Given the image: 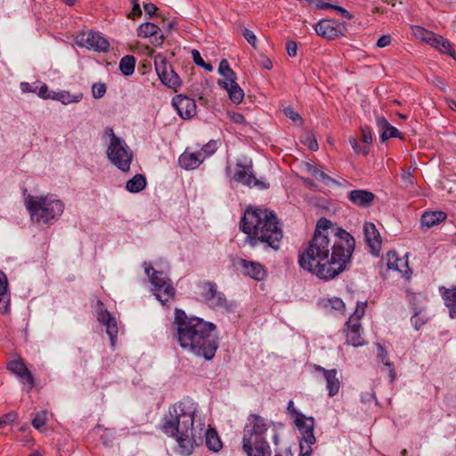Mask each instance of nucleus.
Masks as SVG:
<instances>
[{
	"label": "nucleus",
	"instance_id": "obj_19",
	"mask_svg": "<svg viewBox=\"0 0 456 456\" xmlns=\"http://www.w3.org/2000/svg\"><path fill=\"white\" fill-rule=\"evenodd\" d=\"M376 125L380 133L381 142H385L390 138L403 139L402 133L393 126L385 117L376 116Z\"/></svg>",
	"mask_w": 456,
	"mask_h": 456
},
{
	"label": "nucleus",
	"instance_id": "obj_2",
	"mask_svg": "<svg viewBox=\"0 0 456 456\" xmlns=\"http://www.w3.org/2000/svg\"><path fill=\"white\" fill-rule=\"evenodd\" d=\"M197 412L198 404L187 397L171 405L162 419V432L175 439L183 455L191 454L194 445L203 444V428L199 423L194 427Z\"/></svg>",
	"mask_w": 456,
	"mask_h": 456
},
{
	"label": "nucleus",
	"instance_id": "obj_39",
	"mask_svg": "<svg viewBox=\"0 0 456 456\" xmlns=\"http://www.w3.org/2000/svg\"><path fill=\"white\" fill-rule=\"evenodd\" d=\"M218 73L224 77L223 79H217L218 86H220L222 88L228 92V61L226 59H223L220 61L218 67Z\"/></svg>",
	"mask_w": 456,
	"mask_h": 456
},
{
	"label": "nucleus",
	"instance_id": "obj_51",
	"mask_svg": "<svg viewBox=\"0 0 456 456\" xmlns=\"http://www.w3.org/2000/svg\"><path fill=\"white\" fill-rule=\"evenodd\" d=\"M19 378L22 383H27L28 385V391L31 390L35 386L34 377L28 369Z\"/></svg>",
	"mask_w": 456,
	"mask_h": 456
},
{
	"label": "nucleus",
	"instance_id": "obj_62",
	"mask_svg": "<svg viewBox=\"0 0 456 456\" xmlns=\"http://www.w3.org/2000/svg\"><path fill=\"white\" fill-rule=\"evenodd\" d=\"M145 12L150 16L152 17L154 14H156V12L158 10L157 6L152 3H146L143 5Z\"/></svg>",
	"mask_w": 456,
	"mask_h": 456
},
{
	"label": "nucleus",
	"instance_id": "obj_58",
	"mask_svg": "<svg viewBox=\"0 0 456 456\" xmlns=\"http://www.w3.org/2000/svg\"><path fill=\"white\" fill-rule=\"evenodd\" d=\"M361 130H362V141L365 143H371L372 135H371L370 127L367 126H362Z\"/></svg>",
	"mask_w": 456,
	"mask_h": 456
},
{
	"label": "nucleus",
	"instance_id": "obj_26",
	"mask_svg": "<svg viewBox=\"0 0 456 456\" xmlns=\"http://www.w3.org/2000/svg\"><path fill=\"white\" fill-rule=\"evenodd\" d=\"M201 155V152L183 153L179 157V165L182 168L186 170L194 169L202 162Z\"/></svg>",
	"mask_w": 456,
	"mask_h": 456
},
{
	"label": "nucleus",
	"instance_id": "obj_50",
	"mask_svg": "<svg viewBox=\"0 0 456 456\" xmlns=\"http://www.w3.org/2000/svg\"><path fill=\"white\" fill-rule=\"evenodd\" d=\"M303 142L313 151H316L319 148L318 142H317L315 137L312 134H307L305 135Z\"/></svg>",
	"mask_w": 456,
	"mask_h": 456
},
{
	"label": "nucleus",
	"instance_id": "obj_56",
	"mask_svg": "<svg viewBox=\"0 0 456 456\" xmlns=\"http://www.w3.org/2000/svg\"><path fill=\"white\" fill-rule=\"evenodd\" d=\"M402 180L405 186H412L414 184V177L411 172L403 170Z\"/></svg>",
	"mask_w": 456,
	"mask_h": 456
},
{
	"label": "nucleus",
	"instance_id": "obj_6",
	"mask_svg": "<svg viewBox=\"0 0 456 456\" xmlns=\"http://www.w3.org/2000/svg\"><path fill=\"white\" fill-rule=\"evenodd\" d=\"M25 205L31 219L37 223L50 224L63 213V203L53 195L35 197L28 195Z\"/></svg>",
	"mask_w": 456,
	"mask_h": 456
},
{
	"label": "nucleus",
	"instance_id": "obj_35",
	"mask_svg": "<svg viewBox=\"0 0 456 456\" xmlns=\"http://www.w3.org/2000/svg\"><path fill=\"white\" fill-rule=\"evenodd\" d=\"M82 98H83V94L82 93H78V94H71L68 91L55 92L54 93V96H53V100L59 101V102H61L63 104H69V103H72V102H80L82 100Z\"/></svg>",
	"mask_w": 456,
	"mask_h": 456
},
{
	"label": "nucleus",
	"instance_id": "obj_23",
	"mask_svg": "<svg viewBox=\"0 0 456 456\" xmlns=\"http://www.w3.org/2000/svg\"><path fill=\"white\" fill-rule=\"evenodd\" d=\"M317 370L322 371L327 383V389L329 390V396L336 395L340 388V381L338 378V371L335 369L326 370L322 366H315Z\"/></svg>",
	"mask_w": 456,
	"mask_h": 456
},
{
	"label": "nucleus",
	"instance_id": "obj_17",
	"mask_svg": "<svg viewBox=\"0 0 456 456\" xmlns=\"http://www.w3.org/2000/svg\"><path fill=\"white\" fill-rule=\"evenodd\" d=\"M365 240L373 256H379L381 249V236L372 223H366L363 228Z\"/></svg>",
	"mask_w": 456,
	"mask_h": 456
},
{
	"label": "nucleus",
	"instance_id": "obj_9",
	"mask_svg": "<svg viewBox=\"0 0 456 456\" xmlns=\"http://www.w3.org/2000/svg\"><path fill=\"white\" fill-rule=\"evenodd\" d=\"M366 305V302H358L354 313L350 316L346 322L348 328L346 333V343L353 346H359L364 343L363 338L360 334L359 320L363 316Z\"/></svg>",
	"mask_w": 456,
	"mask_h": 456
},
{
	"label": "nucleus",
	"instance_id": "obj_47",
	"mask_svg": "<svg viewBox=\"0 0 456 456\" xmlns=\"http://www.w3.org/2000/svg\"><path fill=\"white\" fill-rule=\"evenodd\" d=\"M104 133L106 136L110 137V141L109 146H111V149H115V147L118 146L119 142L123 141L121 138L118 137L115 134L112 127H106Z\"/></svg>",
	"mask_w": 456,
	"mask_h": 456
},
{
	"label": "nucleus",
	"instance_id": "obj_57",
	"mask_svg": "<svg viewBox=\"0 0 456 456\" xmlns=\"http://www.w3.org/2000/svg\"><path fill=\"white\" fill-rule=\"evenodd\" d=\"M133 3V8L132 12L128 15V18L134 19L135 17H139L142 14V10L140 7V4L138 3V0H132Z\"/></svg>",
	"mask_w": 456,
	"mask_h": 456
},
{
	"label": "nucleus",
	"instance_id": "obj_40",
	"mask_svg": "<svg viewBox=\"0 0 456 456\" xmlns=\"http://www.w3.org/2000/svg\"><path fill=\"white\" fill-rule=\"evenodd\" d=\"M163 85L175 91L181 86L182 80L177 73L175 72L173 67L168 71L167 79L164 80Z\"/></svg>",
	"mask_w": 456,
	"mask_h": 456
},
{
	"label": "nucleus",
	"instance_id": "obj_61",
	"mask_svg": "<svg viewBox=\"0 0 456 456\" xmlns=\"http://www.w3.org/2000/svg\"><path fill=\"white\" fill-rule=\"evenodd\" d=\"M284 113L289 118H290L293 121H297V120L301 121L302 120L300 115L297 111H295L292 108H286L284 110Z\"/></svg>",
	"mask_w": 456,
	"mask_h": 456
},
{
	"label": "nucleus",
	"instance_id": "obj_44",
	"mask_svg": "<svg viewBox=\"0 0 456 456\" xmlns=\"http://www.w3.org/2000/svg\"><path fill=\"white\" fill-rule=\"evenodd\" d=\"M238 29L241 33V35L244 37V38L247 40V42L252 45L255 49L256 48V37L254 34L253 31L249 30L248 28L243 27L242 25L238 26Z\"/></svg>",
	"mask_w": 456,
	"mask_h": 456
},
{
	"label": "nucleus",
	"instance_id": "obj_52",
	"mask_svg": "<svg viewBox=\"0 0 456 456\" xmlns=\"http://www.w3.org/2000/svg\"><path fill=\"white\" fill-rule=\"evenodd\" d=\"M287 411L289 415L292 417H295V419H298L299 418H302L303 419H306L305 416L302 413H300L295 407L294 402L290 400L288 403Z\"/></svg>",
	"mask_w": 456,
	"mask_h": 456
},
{
	"label": "nucleus",
	"instance_id": "obj_13",
	"mask_svg": "<svg viewBox=\"0 0 456 456\" xmlns=\"http://www.w3.org/2000/svg\"><path fill=\"white\" fill-rule=\"evenodd\" d=\"M232 265L244 276H248L256 281H263L266 276L265 267L258 262L243 258H233Z\"/></svg>",
	"mask_w": 456,
	"mask_h": 456
},
{
	"label": "nucleus",
	"instance_id": "obj_59",
	"mask_svg": "<svg viewBox=\"0 0 456 456\" xmlns=\"http://www.w3.org/2000/svg\"><path fill=\"white\" fill-rule=\"evenodd\" d=\"M217 148V142L216 141H210L202 147V151L207 155L212 154Z\"/></svg>",
	"mask_w": 456,
	"mask_h": 456
},
{
	"label": "nucleus",
	"instance_id": "obj_16",
	"mask_svg": "<svg viewBox=\"0 0 456 456\" xmlns=\"http://www.w3.org/2000/svg\"><path fill=\"white\" fill-rule=\"evenodd\" d=\"M172 104L183 119L191 118L196 114V102L191 98L178 94L173 97Z\"/></svg>",
	"mask_w": 456,
	"mask_h": 456
},
{
	"label": "nucleus",
	"instance_id": "obj_5",
	"mask_svg": "<svg viewBox=\"0 0 456 456\" xmlns=\"http://www.w3.org/2000/svg\"><path fill=\"white\" fill-rule=\"evenodd\" d=\"M268 436L275 445L278 444L280 436L276 426L259 415H250L242 439L248 456H272L271 447L266 441Z\"/></svg>",
	"mask_w": 456,
	"mask_h": 456
},
{
	"label": "nucleus",
	"instance_id": "obj_33",
	"mask_svg": "<svg viewBox=\"0 0 456 456\" xmlns=\"http://www.w3.org/2000/svg\"><path fill=\"white\" fill-rule=\"evenodd\" d=\"M154 62L156 72L159 79L163 83L164 80L167 79V73L172 68V65L168 63L167 61L160 55L156 56Z\"/></svg>",
	"mask_w": 456,
	"mask_h": 456
},
{
	"label": "nucleus",
	"instance_id": "obj_21",
	"mask_svg": "<svg viewBox=\"0 0 456 456\" xmlns=\"http://www.w3.org/2000/svg\"><path fill=\"white\" fill-rule=\"evenodd\" d=\"M199 427L203 428V442L205 441L208 448L213 452H218L222 448L223 444L216 431L209 427L206 428L205 424L200 420H199Z\"/></svg>",
	"mask_w": 456,
	"mask_h": 456
},
{
	"label": "nucleus",
	"instance_id": "obj_10",
	"mask_svg": "<svg viewBox=\"0 0 456 456\" xmlns=\"http://www.w3.org/2000/svg\"><path fill=\"white\" fill-rule=\"evenodd\" d=\"M107 156L110 162L121 171L127 172L130 169L133 152L124 141L120 142L115 149L109 146Z\"/></svg>",
	"mask_w": 456,
	"mask_h": 456
},
{
	"label": "nucleus",
	"instance_id": "obj_24",
	"mask_svg": "<svg viewBox=\"0 0 456 456\" xmlns=\"http://www.w3.org/2000/svg\"><path fill=\"white\" fill-rule=\"evenodd\" d=\"M236 73L230 68V102L239 104L243 101L245 93L236 82Z\"/></svg>",
	"mask_w": 456,
	"mask_h": 456
},
{
	"label": "nucleus",
	"instance_id": "obj_4",
	"mask_svg": "<svg viewBox=\"0 0 456 456\" xmlns=\"http://www.w3.org/2000/svg\"><path fill=\"white\" fill-rule=\"evenodd\" d=\"M240 230L247 234L246 241L253 248L277 251L283 238L281 224L273 210L247 209L241 218Z\"/></svg>",
	"mask_w": 456,
	"mask_h": 456
},
{
	"label": "nucleus",
	"instance_id": "obj_27",
	"mask_svg": "<svg viewBox=\"0 0 456 456\" xmlns=\"http://www.w3.org/2000/svg\"><path fill=\"white\" fill-rule=\"evenodd\" d=\"M387 266L390 270H395L403 273V268L408 267L407 260L400 258L395 250H390L387 254Z\"/></svg>",
	"mask_w": 456,
	"mask_h": 456
},
{
	"label": "nucleus",
	"instance_id": "obj_30",
	"mask_svg": "<svg viewBox=\"0 0 456 456\" xmlns=\"http://www.w3.org/2000/svg\"><path fill=\"white\" fill-rule=\"evenodd\" d=\"M435 42H436V43H432V45L430 46L436 48L442 53H446V54L450 55L456 61V53L452 50L451 42L448 39L444 38V37H442L440 35H437Z\"/></svg>",
	"mask_w": 456,
	"mask_h": 456
},
{
	"label": "nucleus",
	"instance_id": "obj_11",
	"mask_svg": "<svg viewBox=\"0 0 456 456\" xmlns=\"http://www.w3.org/2000/svg\"><path fill=\"white\" fill-rule=\"evenodd\" d=\"M295 425L302 434V439L300 441V451L301 453H305L306 456L312 454V445L316 442L314 428V419L309 417L306 419L299 418L294 420Z\"/></svg>",
	"mask_w": 456,
	"mask_h": 456
},
{
	"label": "nucleus",
	"instance_id": "obj_53",
	"mask_svg": "<svg viewBox=\"0 0 456 456\" xmlns=\"http://www.w3.org/2000/svg\"><path fill=\"white\" fill-rule=\"evenodd\" d=\"M411 322L415 330H419L427 322V319L419 317V312H415L414 315L411 319Z\"/></svg>",
	"mask_w": 456,
	"mask_h": 456
},
{
	"label": "nucleus",
	"instance_id": "obj_3",
	"mask_svg": "<svg viewBox=\"0 0 456 456\" xmlns=\"http://www.w3.org/2000/svg\"><path fill=\"white\" fill-rule=\"evenodd\" d=\"M174 325L176 327L175 336L183 349L206 360H211L215 356L218 347L216 336L214 334L215 324L199 317H189L184 311L176 309Z\"/></svg>",
	"mask_w": 456,
	"mask_h": 456
},
{
	"label": "nucleus",
	"instance_id": "obj_38",
	"mask_svg": "<svg viewBox=\"0 0 456 456\" xmlns=\"http://www.w3.org/2000/svg\"><path fill=\"white\" fill-rule=\"evenodd\" d=\"M7 370L17 377H20L28 368L21 358L11 360L7 363Z\"/></svg>",
	"mask_w": 456,
	"mask_h": 456
},
{
	"label": "nucleus",
	"instance_id": "obj_42",
	"mask_svg": "<svg viewBox=\"0 0 456 456\" xmlns=\"http://www.w3.org/2000/svg\"><path fill=\"white\" fill-rule=\"evenodd\" d=\"M47 419V411H40L35 413L31 424L32 426L37 429L41 430V428L45 426Z\"/></svg>",
	"mask_w": 456,
	"mask_h": 456
},
{
	"label": "nucleus",
	"instance_id": "obj_43",
	"mask_svg": "<svg viewBox=\"0 0 456 456\" xmlns=\"http://www.w3.org/2000/svg\"><path fill=\"white\" fill-rule=\"evenodd\" d=\"M191 55H192V59H193V61L195 62V64L197 66H200V67H202L205 70L207 71H212L213 70V66L211 63L209 62H206L203 58L201 57L200 52L198 50H192L191 51Z\"/></svg>",
	"mask_w": 456,
	"mask_h": 456
},
{
	"label": "nucleus",
	"instance_id": "obj_37",
	"mask_svg": "<svg viewBox=\"0 0 456 456\" xmlns=\"http://www.w3.org/2000/svg\"><path fill=\"white\" fill-rule=\"evenodd\" d=\"M305 170L309 174H311L314 178L322 182L326 185H330L331 183L335 182L331 177H330L322 170H320L317 167H315L313 164L305 163Z\"/></svg>",
	"mask_w": 456,
	"mask_h": 456
},
{
	"label": "nucleus",
	"instance_id": "obj_46",
	"mask_svg": "<svg viewBox=\"0 0 456 456\" xmlns=\"http://www.w3.org/2000/svg\"><path fill=\"white\" fill-rule=\"evenodd\" d=\"M106 94V86L103 83H94L92 86V94L95 99H101Z\"/></svg>",
	"mask_w": 456,
	"mask_h": 456
},
{
	"label": "nucleus",
	"instance_id": "obj_32",
	"mask_svg": "<svg viewBox=\"0 0 456 456\" xmlns=\"http://www.w3.org/2000/svg\"><path fill=\"white\" fill-rule=\"evenodd\" d=\"M147 182L143 175L137 174L133 178L128 180L126 184V189L132 193L142 191L146 187Z\"/></svg>",
	"mask_w": 456,
	"mask_h": 456
},
{
	"label": "nucleus",
	"instance_id": "obj_18",
	"mask_svg": "<svg viewBox=\"0 0 456 456\" xmlns=\"http://www.w3.org/2000/svg\"><path fill=\"white\" fill-rule=\"evenodd\" d=\"M159 31H161V28L158 25L152 22H144L138 27L137 36L142 38L152 37L151 43L159 46L166 38L164 34H159Z\"/></svg>",
	"mask_w": 456,
	"mask_h": 456
},
{
	"label": "nucleus",
	"instance_id": "obj_41",
	"mask_svg": "<svg viewBox=\"0 0 456 456\" xmlns=\"http://www.w3.org/2000/svg\"><path fill=\"white\" fill-rule=\"evenodd\" d=\"M332 224L330 220L326 218H321L318 220L314 236L319 235H326L330 237L329 230L331 229Z\"/></svg>",
	"mask_w": 456,
	"mask_h": 456
},
{
	"label": "nucleus",
	"instance_id": "obj_34",
	"mask_svg": "<svg viewBox=\"0 0 456 456\" xmlns=\"http://www.w3.org/2000/svg\"><path fill=\"white\" fill-rule=\"evenodd\" d=\"M154 62L156 72L159 79L163 83L164 80L167 79V73L172 68V65L168 63L167 61L160 55L156 56Z\"/></svg>",
	"mask_w": 456,
	"mask_h": 456
},
{
	"label": "nucleus",
	"instance_id": "obj_29",
	"mask_svg": "<svg viewBox=\"0 0 456 456\" xmlns=\"http://www.w3.org/2000/svg\"><path fill=\"white\" fill-rule=\"evenodd\" d=\"M445 305L449 308V315L451 318H456V287L453 289H444L442 293Z\"/></svg>",
	"mask_w": 456,
	"mask_h": 456
},
{
	"label": "nucleus",
	"instance_id": "obj_31",
	"mask_svg": "<svg viewBox=\"0 0 456 456\" xmlns=\"http://www.w3.org/2000/svg\"><path fill=\"white\" fill-rule=\"evenodd\" d=\"M230 122L239 126L238 133L240 134H247L251 129V126L246 117L239 112L230 110Z\"/></svg>",
	"mask_w": 456,
	"mask_h": 456
},
{
	"label": "nucleus",
	"instance_id": "obj_45",
	"mask_svg": "<svg viewBox=\"0 0 456 456\" xmlns=\"http://www.w3.org/2000/svg\"><path fill=\"white\" fill-rule=\"evenodd\" d=\"M416 30L418 32L421 33V40L423 42L427 43L429 45H431L432 43H436L435 40H436L437 34H436L432 31L427 30L424 28L419 27V26H416Z\"/></svg>",
	"mask_w": 456,
	"mask_h": 456
},
{
	"label": "nucleus",
	"instance_id": "obj_49",
	"mask_svg": "<svg viewBox=\"0 0 456 456\" xmlns=\"http://www.w3.org/2000/svg\"><path fill=\"white\" fill-rule=\"evenodd\" d=\"M36 89H37V93L39 97H41L43 99H52L53 100V96H54L55 92L50 91L48 86L45 84L42 85L39 87H37Z\"/></svg>",
	"mask_w": 456,
	"mask_h": 456
},
{
	"label": "nucleus",
	"instance_id": "obj_36",
	"mask_svg": "<svg viewBox=\"0 0 456 456\" xmlns=\"http://www.w3.org/2000/svg\"><path fill=\"white\" fill-rule=\"evenodd\" d=\"M135 63L134 55H126L119 61V70L124 76H131L134 72Z\"/></svg>",
	"mask_w": 456,
	"mask_h": 456
},
{
	"label": "nucleus",
	"instance_id": "obj_55",
	"mask_svg": "<svg viewBox=\"0 0 456 456\" xmlns=\"http://www.w3.org/2000/svg\"><path fill=\"white\" fill-rule=\"evenodd\" d=\"M330 306L338 311L345 310V303L339 297H333L329 300Z\"/></svg>",
	"mask_w": 456,
	"mask_h": 456
},
{
	"label": "nucleus",
	"instance_id": "obj_1",
	"mask_svg": "<svg viewBox=\"0 0 456 456\" xmlns=\"http://www.w3.org/2000/svg\"><path fill=\"white\" fill-rule=\"evenodd\" d=\"M354 246V239L349 232L336 228L332 238L319 234L313 236L299 255L298 264L304 270L328 281L346 269Z\"/></svg>",
	"mask_w": 456,
	"mask_h": 456
},
{
	"label": "nucleus",
	"instance_id": "obj_7",
	"mask_svg": "<svg viewBox=\"0 0 456 456\" xmlns=\"http://www.w3.org/2000/svg\"><path fill=\"white\" fill-rule=\"evenodd\" d=\"M144 272L149 276L153 286V292L157 299L166 305L169 300L174 299L175 289L171 280L161 271L153 269L151 264L143 263Z\"/></svg>",
	"mask_w": 456,
	"mask_h": 456
},
{
	"label": "nucleus",
	"instance_id": "obj_20",
	"mask_svg": "<svg viewBox=\"0 0 456 456\" xmlns=\"http://www.w3.org/2000/svg\"><path fill=\"white\" fill-rule=\"evenodd\" d=\"M347 198L354 205L365 208L372 205L375 195L367 190L358 189L349 191Z\"/></svg>",
	"mask_w": 456,
	"mask_h": 456
},
{
	"label": "nucleus",
	"instance_id": "obj_8",
	"mask_svg": "<svg viewBox=\"0 0 456 456\" xmlns=\"http://www.w3.org/2000/svg\"><path fill=\"white\" fill-rule=\"evenodd\" d=\"M233 178L242 184L248 187H256L259 190H265L270 187L269 183L262 178L257 179L255 176L252 160L247 157L237 160Z\"/></svg>",
	"mask_w": 456,
	"mask_h": 456
},
{
	"label": "nucleus",
	"instance_id": "obj_48",
	"mask_svg": "<svg viewBox=\"0 0 456 456\" xmlns=\"http://www.w3.org/2000/svg\"><path fill=\"white\" fill-rule=\"evenodd\" d=\"M349 143L351 144V146L354 149L355 153L362 154L364 156H366L369 153L368 147L367 146H363V147L360 146L356 138L350 137Z\"/></svg>",
	"mask_w": 456,
	"mask_h": 456
},
{
	"label": "nucleus",
	"instance_id": "obj_14",
	"mask_svg": "<svg viewBox=\"0 0 456 456\" xmlns=\"http://www.w3.org/2000/svg\"><path fill=\"white\" fill-rule=\"evenodd\" d=\"M198 289L202 299L210 306L215 307L225 305V297L217 291L216 283L210 281L200 282Z\"/></svg>",
	"mask_w": 456,
	"mask_h": 456
},
{
	"label": "nucleus",
	"instance_id": "obj_25",
	"mask_svg": "<svg viewBox=\"0 0 456 456\" xmlns=\"http://www.w3.org/2000/svg\"><path fill=\"white\" fill-rule=\"evenodd\" d=\"M7 289L6 275L0 271V313L4 314L8 313L10 307V296Z\"/></svg>",
	"mask_w": 456,
	"mask_h": 456
},
{
	"label": "nucleus",
	"instance_id": "obj_22",
	"mask_svg": "<svg viewBox=\"0 0 456 456\" xmlns=\"http://www.w3.org/2000/svg\"><path fill=\"white\" fill-rule=\"evenodd\" d=\"M316 33L327 39H334L342 35L337 28L336 21L332 20H322L315 26Z\"/></svg>",
	"mask_w": 456,
	"mask_h": 456
},
{
	"label": "nucleus",
	"instance_id": "obj_60",
	"mask_svg": "<svg viewBox=\"0 0 456 456\" xmlns=\"http://www.w3.org/2000/svg\"><path fill=\"white\" fill-rule=\"evenodd\" d=\"M286 50H287V53L289 56L295 57L297 55V43L295 41H288L286 44Z\"/></svg>",
	"mask_w": 456,
	"mask_h": 456
},
{
	"label": "nucleus",
	"instance_id": "obj_63",
	"mask_svg": "<svg viewBox=\"0 0 456 456\" xmlns=\"http://www.w3.org/2000/svg\"><path fill=\"white\" fill-rule=\"evenodd\" d=\"M377 348H378V355L377 357L385 364V362H389L387 359V351L386 349L380 345V344H377Z\"/></svg>",
	"mask_w": 456,
	"mask_h": 456
},
{
	"label": "nucleus",
	"instance_id": "obj_54",
	"mask_svg": "<svg viewBox=\"0 0 456 456\" xmlns=\"http://www.w3.org/2000/svg\"><path fill=\"white\" fill-rule=\"evenodd\" d=\"M0 419L6 426L14 422L18 419V414L16 411H10L6 414H4Z\"/></svg>",
	"mask_w": 456,
	"mask_h": 456
},
{
	"label": "nucleus",
	"instance_id": "obj_64",
	"mask_svg": "<svg viewBox=\"0 0 456 456\" xmlns=\"http://www.w3.org/2000/svg\"><path fill=\"white\" fill-rule=\"evenodd\" d=\"M391 43V37L389 35H384L377 41V46L385 47L389 45Z\"/></svg>",
	"mask_w": 456,
	"mask_h": 456
},
{
	"label": "nucleus",
	"instance_id": "obj_12",
	"mask_svg": "<svg viewBox=\"0 0 456 456\" xmlns=\"http://www.w3.org/2000/svg\"><path fill=\"white\" fill-rule=\"evenodd\" d=\"M76 42L79 46L94 49L97 52H107L110 48L109 41L101 36L100 33L87 31L81 32L76 37Z\"/></svg>",
	"mask_w": 456,
	"mask_h": 456
},
{
	"label": "nucleus",
	"instance_id": "obj_15",
	"mask_svg": "<svg viewBox=\"0 0 456 456\" xmlns=\"http://www.w3.org/2000/svg\"><path fill=\"white\" fill-rule=\"evenodd\" d=\"M97 320L106 327V332L111 340V344L114 345L115 338L118 332L117 321L115 317L104 308L103 303L100 300L97 301Z\"/></svg>",
	"mask_w": 456,
	"mask_h": 456
},
{
	"label": "nucleus",
	"instance_id": "obj_28",
	"mask_svg": "<svg viewBox=\"0 0 456 456\" xmlns=\"http://www.w3.org/2000/svg\"><path fill=\"white\" fill-rule=\"evenodd\" d=\"M446 215L442 211L426 212L421 216L420 223L422 226L431 228L444 221Z\"/></svg>",
	"mask_w": 456,
	"mask_h": 456
}]
</instances>
